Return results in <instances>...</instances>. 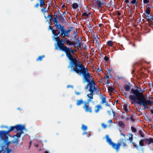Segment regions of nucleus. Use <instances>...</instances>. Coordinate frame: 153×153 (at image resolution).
Listing matches in <instances>:
<instances>
[{"label": "nucleus", "instance_id": "nucleus-3", "mask_svg": "<svg viewBox=\"0 0 153 153\" xmlns=\"http://www.w3.org/2000/svg\"><path fill=\"white\" fill-rule=\"evenodd\" d=\"M65 53L68 59L70 61V65L68 66V68H69L71 67V71H74L82 65L79 62H78L76 59L75 57H73L71 53L69 54L67 52H65Z\"/></svg>", "mask_w": 153, "mask_h": 153}, {"label": "nucleus", "instance_id": "nucleus-42", "mask_svg": "<svg viewBox=\"0 0 153 153\" xmlns=\"http://www.w3.org/2000/svg\"><path fill=\"white\" fill-rule=\"evenodd\" d=\"M106 98L105 97H103L102 98V101L101 102V103H104L106 102Z\"/></svg>", "mask_w": 153, "mask_h": 153}, {"label": "nucleus", "instance_id": "nucleus-14", "mask_svg": "<svg viewBox=\"0 0 153 153\" xmlns=\"http://www.w3.org/2000/svg\"><path fill=\"white\" fill-rule=\"evenodd\" d=\"M25 127L24 125L21 124H18L16 125V132L19 131L20 132H23V130L25 129Z\"/></svg>", "mask_w": 153, "mask_h": 153}, {"label": "nucleus", "instance_id": "nucleus-55", "mask_svg": "<svg viewBox=\"0 0 153 153\" xmlns=\"http://www.w3.org/2000/svg\"><path fill=\"white\" fill-rule=\"evenodd\" d=\"M104 103L105 104V105L106 106L110 107V105L108 103V102L107 101H106Z\"/></svg>", "mask_w": 153, "mask_h": 153}, {"label": "nucleus", "instance_id": "nucleus-19", "mask_svg": "<svg viewBox=\"0 0 153 153\" xmlns=\"http://www.w3.org/2000/svg\"><path fill=\"white\" fill-rule=\"evenodd\" d=\"M64 26L62 25L61 27L59 29V30L61 32H63L65 34L68 33H70L72 30L71 29H68L67 30H65L64 28Z\"/></svg>", "mask_w": 153, "mask_h": 153}, {"label": "nucleus", "instance_id": "nucleus-32", "mask_svg": "<svg viewBox=\"0 0 153 153\" xmlns=\"http://www.w3.org/2000/svg\"><path fill=\"white\" fill-rule=\"evenodd\" d=\"M95 43L98 46V47H99L101 42L99 41V37L97 38V39H95Z\"/></svg>", "mask_w": 153, "mask_h": 153}, {"label": "nucleus", "instance_id": "nucleus-33", "mask_svg": "<svg viewBox=\"0 0 153 153\" xmlns=\"http://www.w3.org/2000/svg\"><path fill=\"white\" fill-rule=\"evenodd\" d=\"M55 24V26L56 28H58L59 29L61 26H62L60 24H57L58 23V22L57 21H56L53 22Z\"/></svg>", "mask_w": 153, "mask_h": 153}, {"label": "nucleus", "instance_id": "nucleus-25", "mask_svg": "<svg viewBox=\"0 0 153 153\" xmlns=\"http://www.w3.org/2000/svg\"><path fill=\"white\" fill-rule=\"evenodd\" d=\"M78 36L77 34V32L76 31L74 30L73 32V33L72 36V37L73 38L74 40H75L77 38V36Z\"/></svg>", "mask_w": 153, "mask_h": 153}, {"label": "nucleus", "instance_id": "nucleus-59", "mask_svg": "<svg viewBox=\"0 0 153 153\" xmlns=\"http://www.w3.org/2000/svg\"><path fill=\"white\" fill-rule=\"evenodd\" d=\"M75 94L77 95H79L80 94V93L79 92H77V91H76L75 92Z\"/></svg>", "mask_w": 153, "mask_h": 153}, {"label": "nucleus", "instance_id": "nucleus-43", "mask_svg": "<svg viewBox=\"0 0 153 153\" xmlns=\"http://www.w3.org/2000/svg\"><path fill=\"white\" fill-rule=\"evenodd\" d=\"M131 131H132L133 132H134V133H135L136 132L137 130H136V129L135 128H134V127L131 126Z\"/></svg>", "mask_w": 153, "mask_h": 153}, {"label": "nucleus", "instance_id": "nucleus-23", "mask_svg": "<svg viewBox=\"0 0 153 153\" xmlns=\"http://www.w3.org/2000/svg\"><path fill=\"white\" fill-rule=\"evenodd\" d=\"M106 142L108 143L109 145L111 146L114 142L112 141L111 139L109 138L108 135L106 136Z\"/></svg>", "mask_w": 153, "mask_h": 153}, {"label": "nucleus", "instance_id": "nucleus-6", "mask_svg": "<svg viewBox=\"0 0 153 153\" xmlns=\"http://www.w3.org/2000/svg\"><path fill=\"white\" fill-rule=\"evenodd\" d=\"M4 141L6 146L4 149V150L3 149L4 146H3L2 147L1 149L0 150V153H10L12 151V150L8 148V145L10 143V142L8 141V140L7 141Z\"/></svg>", "mask_w": 153, "mask_h": 153}, {"label": "nucleus", "instance_id": "nucleus-28", "mask_svg": "<svg viewBox=\"0 0 153 153\" xmlns=\"http://www.w3.org/2000/svg\"><path fill=\"white\" fill-rule=\"evenodd\" d=\"M124 88L125 90L126 91H128L130 89V87L129 85L127 84H126L124 85Z\"/></svg>", "mask_w": 153, "mask_h": 153}, {"label": "nucleus", "instance_id": "nucleus-56", "mask_svg": "<svg viewBox=\"0 0 153 153\" xmlns=\"http://www.w3.org/2000/svg\"><path fill=\"white\" fill-rule=\"evenodd\" d=\"M102 126L104 128H106V127H107V126L105 124H104V123H102Z\"/></svg>", "mask_w": 153, "mask_h": 153}, {"label": "nucleus", "instance_id": "nucleus-17", "mask_svg": "<svg viewBox=\"0 0 153 153\" xmlns=\"http://www.w3.org/2000/svg\"><path fill=\"white\" fill-rule=\"evenodd\" d=\"M49 29L52 30V33L54 36H58L60 34V32L58 31V29H57L56 30H54L52 28L51 26L50 25L49 26Z\"/></svg>", "mask_w": 153, "mask_h": 153}, {"label": "nucleus", "instance_id": "nucleus-5", "mask_svg": "<svg viewBox=\"0 0 153 153\" xmlns=\"http://www.w3.org/2000/svg\"><path fill=\"white\" fill-rule=\"evenodd\" d=\"M141 96L142 97V98L141 99V102H138L139 105L141 106L143 105L144 106V109L146 108H149V107H147V105H151L153 104V101L150 100H146L142 92H141Z\"/></svg>", "mask_w": 153, "mask_h": 153}, {"label": "nucleus", "instance_id": "nucleus-24", "mask_svg": "<svg viewBox=\"0 0 153 153\" xmlns=\"http://www.w3.org/2000/svg\"><path fill=\"white\" fill-rule=\"evenodd\" d=\"M84 103V102L82 99L77 100L76 105L77 106H79Z\"/></svg>", "mask_w": 153, "mask_h": 153}, {"label": "nucleus", "instance_id": "nucleus-16", "mask_svg": "<svg viewBox=\"0 0 153 153\" xmlns=\"http://www.w3.org/2000/svg\"><path fill=\"white\" fill-rule=\"evenodd\" d=\"M54 16L55 17L54 18L53 20V15L51 13H50V15H48L47 16H45L44 17L46 19L47 18H49L50 21L53 20V22L56 21H57V15L56 14H55Z\"/></svg>", "mask_w": 153, "mask_h": 153}, {"label": "nucleus", "instance_id": "nucleus-54", "mask_svg": "<svg viewBox=\"0 0 153 153\" xmlns=\"http://www.w3.org/2000/svg\"><path fill=\"white\" fill-rule=\"evenodd\" d=\"M143 2L144 4H147L149 2V0H143Z\"/></svg>", "mask_w": 153, "mask_h": 153}, {"label": "nucleus", "instance_id": "nucleus-50", "mask_svg": "<svg viewBox=\"0 0 153 153\" xmlns=\"http://www.w3.org/2000/svg\"><path fill=\"white\" fill-rule=\"evenodd\" d=\"M76 44L77 45V46L78 47H79V48H80L81 47V43L80 42H79L77 43H76Z\"/></svg>", "mask_w": 153, "mask_h": 153}, {"label": "nucleus", "instance_id": "nucleus-51", "mask_svg": "<svg viewBox=\"0 0 153 153\" xmlns=\"http://www.w3.org/2000/svg\"><path fill=\"white\" fill-rule=\"evenodd\" d=\"M132 143L133 145L134 146V147L137 149H138V146L137 145H136L134 143L132 142Z\"/></svg>", "mask_w": 153, "mask_h": 153}, {"label": "nucleus", "instance_id": "nucleus-47", "mask_svg": "<svg viewBox=\"0 0 153 153\" xmlns=\"http://www.w3.org/2000/svg\"><path fill=\"white\" fill-rule=\"evenodd\" d=\"M60 35L61 36V37L63 38H64L66 36V34L64 33L63 32L60 33Z\"/></svg>", "mask_w": 153, "mask_h": 153}, {"label": "nucleus", "instance_id": "nucleus-35", "mask_svg": "<svg viewBox=\"0 0 153 153\" xmlns=\"http://www.w3.org/2000/svg\"><path fill=\"white\" fill-rule=\"evenodd\" d=\"M72 7L74 9H76L78 7V5L77 3H74L72 4Z\"/></svg>", "mask_w": 153, "mask_h": 153}, {"label": "nucleus", "instance_id": "nucleus-29", "mask_svg": "<svg viewBox=\"0 0 153 153\" xmlns=\"http://www.w3.org/2000/svg\"><path fill=\"white\" fill-rule=\"evenodd\" d=\"M144 142L145 143V138L141 140L139 142V145L141 146H144Z\"/></svg>", "mask_w": 153, "mask_h": 153}, {"label": "nucleus", "instance_id": "nucleus-11", "mask_svg": "<svg viewBox=\"0 0 153 153\" xmlns=\"http://www.w3.org/2000/svg\"><path fill=\"white\" fill-rule=\"evenodd\" d=\"M39 2V3H37L36 4L34 5V7L35 8H38L39 6L42 7L45 6L46 4L45 3V0H37Z\"/></svg>", "mask_w": 153, "mask_h": 153}, {"label": "nucleus", "instance_id": "nucleus-2", "mask_svg": "<svg viewBox=\"0 0 153 153\" xmlns=\"http://www.w3.org/2000/svg\"><path fill=\"white\" fill-rule=\"evenodd\" d=\"M141 90L134 89L132 88L131 90V93L133 94V95H130L129 96V98L131 101V104L133 103H137L139 104L138 102H141V99L142 97L141 96Z\"/></svg>", "mask_w": 153, "mask_h": 153}, {"label": "nucleus", "instance_id": "nucleus-31", "mask_svg": "<svg viewBox=\"0 0 153 153\" xmlns=\"http://www.w3.org/2000/svg\"><path fill=\"white\" fill-rule=\"evenodd\" d=\"M45 57L44 55H42V56H39L36 59V61H41L42 60V59Z\"/></svg>", "mask_w": 153, "mask_h": 153}, {"label": "nucleus", "instance_id": "nucleus-10", "mask_svg": "<svg viewBox=\"0 0 153 153\" xmlns=\"http://www.w3.org/2000/svg\"><path fill=\"white\" fill-rule=\"evenodd\" d=\"M56 36L55 39L57 42V46L60 50H62L65 46L64 45V43L61 42L59 37L58 36Z\"/></svg>", "mask_w": 153, "mask_h": 153}, {"label": "nucleus", "instance_id": "nucleus-1", "mask_svg": "<svg viewBox=\"0 0 153 153\" xmlns=\"http://www.w3.org/2000/svg\"><path fill=\"white\" fill-rule=\"evenodd\" d=\"M74 72L77 74L82 75L83 79L87 82H90L93 80L92 76L89 74L88 69L85 68L83 64L82 65Z\"/></svg>", "mask_w": 153, "mask_h": 153}, {"label": "nucleus", "instance_id": "nucleus-61", "mask_svg": "<svg viewBox=\"0 0 153 153\" xmlns=\"http://www.w3.org/2000/svg\"><path fill=\"white\" fill-rule=\"evenodd\" d=\"M107 113L109 115H111V111L110 110H108L107 111Z\"/></svg>", "mask_w": 153, "mask_h": 153}, {"label": "nucleus", "instance_id": "nucleus-58", "mask_svg": "<svg viewBox=\"0 0 153 153\" xmlns=\"http://www.w3.org/2000/svg\"><path fill=\"white\" fill-rule=\"evenodd\" d=\"M116 13H117V14L118 16H120L121 15V13L118 10H117L116 11Z\"/></svg>", "mask_w": 153, "mask_h": 153}, {"label": "nucleus", "instance_id": "nucleus-9", "mask_svg": "<svg viewBox=\"0 0 153 153\" xmlns=\"http://www.w3.org/2000/svg\"><path fill=\"white\" fill-rule=\"evenodd\" d=\"M105 3V2L103 0H96L95 3V6L99 9H102Z\"/></svg>", "mask_w": 153, "mask_h": 153}, {"label": "nucleus", "instance_id": "nucleus-60", "mask_svg": "<svg viewBox=\"0 0 153 153\" xmlns=\"http://www.w3.org/2000/svg\"><path fill=\"white\" fill-rule=\"evenodd\" d=\"M104 78L108 79L109 78V76H105L104 77Z\"/></svg>", "mask_w": 153, "mask_h": 153}, {"label": "nucleus", "instance_id": "nucleus-8", "mask_svg": "<svg viewBox=\"0 0 153 153\" xmlns=\"http://www.w3.org/2000/svg\"><path fill=\"white\" fill-rule=\"evenodd\" d=\"M9 132L7 131H0V138L4 141L8 140V135Z\"/></svg>", "mask_w": 153, "mask_h": 153}, {"label": "nucleus", "instance_id": "nucleus-46", "mask_svg": "<svg viewBox=\"0 0 153 153\" xmlns=\"http://www.w3.org/2000/svg\"><path fill=\"white\" fill-rule=\"evenodd\" d=\"M137 3V2L136 0H133L131 2V3L134 5H136Z\"/></svg>", "mask_w": 153, "mask_h": 153}, {"label": "nucleus", "instance_id": "nucleus-57", "mask_svg": "<svg viewBox=\"0 0 153 153\" xmlns=\"http://www.w3.org/2000/svg\"><path fill=\"white\" fill-rule=\"evenodd\" d=\"M88 83L87 84V85L85 88V89H87L88 88V87H90V85H88Z\"/></svg>", "mask_w": 153, "mask_h": 153}, {"label": "nucleus", "instance_id": "nucleus-22", "mask_svg": "<svg viewBox=\"0 0 153 153\" xmlns=\"http://www.w3.org/2000/svg\"><path fill=\"white\" fill-rule=\"evenodd\" d=\"M65 43L67 45H73L74 46H75V42H72L70 41L69 40H66Z\"/></svg>", "mask_w": 153, "mask_h": 153}, {"label": "nucleus", "instance_id": "nucleus-44", "mask_svg": "<svg viewBox=\"0 0 153 153\" xmlns=\"http://www.w3.org/2000/svg\"><path fill=\"white\" fill-rule=\"evenodd\" d=\"M131 136L129 137L128 139H126V140H128H128H130V143H131L132 142L133 140V135L132 134H131Z\"/></svg>", "mask_w": 153, "mask_h": 153}, {"label": "nucleus", "instance_id": "nucleus-26", "mask_svg": "<svg viewBox=\"0 0 153 153\" xmlns=\"http://www.w3.org/2000/svg\"><path fill=\"white\" fill-rule=\"evenodd\" d=\"M96 109L95 111L96 113H97L99 111L100 109L102 108L101 106L100 105H97L95 106Z\"/></svg>", "mask_w": 153, "mask_h": 153}, {"label": "nucleus", "instance_id": "nucleus-39", "mask_svg": "<svg viewBox=\"0 0 153 153\" xmlns=\"http://www.w3.org/2000/svg\"><path fill=\"white\" fill-rule=\"evenodd\" d=\"M90 14L91 13L90 12H89L88 14L86 13L85 12H84L82 14V16H86L87 17L90 15Z\"/></svg>", "mask_w": 153, "mask_h": 153}, {"label": "nucleus", "instance_id": "nucleus-64", "mask_svg": "<svg viewBox=\"0 0 153 153\" xmlns=\"http://www.w3.org/2000/svg\"><path fill=\"white\" fill-rule=\"evenodd\" d=\"M102 70V69L101 68H98L97 69V71L98 72H100V71Z\"/></svg>", "mask_w": 153, "mask_h": 153}, {"label": "nucleus", "instance_id": "nucleus-52", "mask_svg": "<svg viewBox=\"0 0 153 153\" xmlns=\"http://www.w3.org/2000/svg\"><path fill=\"white\" fill-rule=\"evenodd\" d=\"M104 59L106 62H107L109 60V58L107 56H105L104 58Z\"/></svg>", "mask_w": 153, "mask_h": 153}, {"label": "nucleus", "instance_id": "nucleus-34", "mask_svg": "<svg viewBox=\"0 0 153 153\" xmlns=\"http://www.w3.org/2000/svg\"><path fill=\"white\" fill-rule=\"evenodd\" d=\"M15 129H16V126H10L9 129L7 131L9 133L10 131H12Z\"/></svg>", "mask_w": 153, "mask_h": 153}, {"label": "nucleus", "instance_id": "nucleus-36", "mask_svg": "<svg viewBox=\"0 0 153 153\" xmlns=\"http://www.w3.org/2000/svg\"><path fill=\"white\" fill-rule=\"evenodd\" d=\"M41 11L42 13H43L44 14H45V13L47 11V10H46V7H43L41 9Z\"/></svg>", "mask_w": 153, "mask_h": 153}, {"label": "nucleus", "instance_id": "nucleus-41", "mask_svg": "<svg viewBox=\"0 0 153 153\" xmlns=\"http://www.w3.org/2000/svg\"><path fill=\"white\" fill-rule=\"evenodd\" d=\"M108 91L112 92L114 90V88L112 86H110L108 88Z\"/></svg>", "mask_w": 153, "mask_h": 153}, {"label": "nucleus", "instance_id": "nucleus-15", "mask_svg": "<svg viewBox=\"0 0 153 153\" xmlns=\"http://www.w3.org/2000/svg\"><path fill=\"white\" fill-rule=\"evenodd\" d=\"M111 146L113 149L116 150L117 152H118L120 146L119 142L117 143H113Z\"/></svg>", "mask_w": 153, "mask_h": 153}, {"label": "nucleus", "instance_id": "nucleus-62", "mask_svg": "<svg viewBox=\"0 0 153 153\" xmlns=\"http://www.w3.org/2000/svg\"><path fill=\"white\" fill-rule=\"evenodd\" d=\"M60 40L61 42H62V43H63V42H65V43L66 40H65V39H62Z\"/></svg>", "mask_w": 153, "mask_h": 153}, {"label": "nucleus", "instance_id": "nucleus-7", "mask_svg": "<svg viewBox=\"0 0 153 153\" xmlns=\"http://www.w3.org/2000/svg\"><path fill=\"white\" fill-rule=\"evenodd\" d=\"M119 142L120 146L121 145L123 148L125 149L128 148L129 143L128 141V140H126V138H121L119 140Z\"/></svg>", "mask_w": 153, "mask_h": 153}, {"label": "nucleus", "instance_id": "nucleus-49", "mask_svg": "<svg viewBox=\"0 0 153 153\" xmlns=\"http://www.w3.org/2000/svg\"><path fill=\"white\" fill-rule=\"evenodd\" d=\"M123 108L125 111H128L127 105H123Z\"/></svg>", "mask_w": 153, "mask_h": 153}, {"label": "nucleus", "instance_id": "nucleus-37", "mask_svg": "<svg viewBox=\"0 0 153 153\" xmlns=\"http://www.w3.org/2000/svg\"><path fill=\"white\" fill-rule=\"evenodd\" d=\"M150 12V8L148 7L147 8L146 10V13L148 14H149Z\"/></svg>", "mask_w": 153, "mask_h": 153}, {"label": "nucleus", "instance_id": "nucleus-21", "mask_svg": "<svg viewBox=\"0 0 153 153\" xmlns=\"http://www.w3.org/2000/svg\"><path fill=\"white\" fill-rule=\"evenodd\" d=\"M145 143L147 145H149L151 144H153V138H145Z\"/></svg>", "mask_w": 153, "mask_h": 153}, {"label": "nucleus", "instance_id": "nucleus-20", "mask_svg": "<svg viewBox=\"0 0 153 153\" xmlns=\"http://www.w3.org/2000/svg\"><path fill=\"white\" fill-rule=\"evenodd\" d=\"M63 14H60L59 15H57V18L59 21L62 22H64L65 21H66L68 22V20L66 19H65L62 16V15Z\"/></svg>", "mask_w": 153, "mask_h": 153}, {"label": "nucleus", "instance_id": "nucleus-38", "mask_svg": "<svg viewBox=\"0 0 153 153\" xmlns=\"http://www.w3.org/2000/svg\"><path fill=\"white\" fill-rule=\"evenodd\" d=\"M81 128L83 130L85 131L87 129V127L86 126L83 124L82 125Z\"/></svg>", "mask_w": 153, "mask_h": 153}, {"label": "nucleus", "instance_id": "nucleus-63", "mask_svg": "<svg viewBox=\"0 0 153 153\" xmlns=\"http://www.w3.org/2000/svg\"><path fill=\"white\" fill-rule=\"evenodd\" d=\"M112 112L113 114V115H114V116L115 115V112L113 109H112Z\"/></svg>", "mask_w": 153, "mask_h": 153}, {"label": "nucleus", "instance_id": "nucleus-4", "mask_svg": "<svg viewBox=\"0 0 153 153\" xmlns=\"http://www.w3.org/2000/svg\"><path fill=\"white\" fill-rule=\"evenodd\" d=\"M90 85L88 91L90 92V94H87V96L89 98L88 100V102H89L93 99V96L95 94L94 92L97 90V87H96V84L94 81L92 80L91 82L88 83V84Z\"/></svg>", "mask_w": 153, "mask_h": 153}, {"label": "nucleus", "instance_id": "nucleus-48", "mask_svg": "<svg viewBox=\"0 0 153 153\" xmlns=\"http://www.w3.org/2000/svg\"><path fill=\"white\" fill-rule=\"evenodd\" d=\"M134 117V115H131L130 117L129 118L130 120H131V121L133 122H134L135 121L134 119L133 118Z\"/></svg>", "mask_w": 153, "mask_h": 153}, {"label": "nucleus", "instance_id": "nucleus-30", "mask_svg": "<svg viewBox=\"0 0 153 153\" xmlns=\"http://www.w3.org/2000/svg\"><path fill=\"white\" fill-rule=\"evenodd\" d=\"M113 45V42L112 41H108L107 42V45L109 47L112 46Z\"/></svg>", "mask_w": 153, "mask_h": 153}, {"label": "nucleus", "instance_id": "nucleus-12", "mask_svg": "<svg viewBox=\"0 0 153 153\" xmlns=\"http://www.w3.org/2000/svg\"><path fill=\"white\" fill-rule=\"evenodd\" d=\"M88 102H85L83 106V108L84 109L85 111L86 112L91 113L92 112V108L88 105Z\"/></svg>", "mask_w": 153, "mask_h": 153}, {"label": "nucleus", "instance_id": "nucleus-40", "mask_svg": "<svg viewBox=\"0 0 153 153\" xmlns=\"http://www.w3.org/2000/svg\"><path fill=\"white\" fill-rule=\"evenodd\" d=\"M138 134L140 135V136L142 137H144V135L142 134V132L140 130H139L138 131Z\"/></svg>", "mask_w": 153, "mask_h": 153}, {"label": "nucleus", "instance_id": "nucleus-45", "mask_svg": "<svg viewBox=\"0 0 153 153\" xmlns=\"http://www.w3.org/2000/svg\"><path fill=\"white\" fill-rule=\"evenodd\" d=\"M56 13H57L58 14H59V15L60 14H64L63 12H62L61 10H58L57 11L55 12V14H56Z\"/></svg>", "mask_w": 153, "mask_h": 153}, {"label": "nucleus", "instance_id": "nucleus-27", "mask_svg": "<svg viewBox=\"0 0 153 153\" xmlns=\"http://www.w3.org/2000/svg\"><path fill=\"white\" fill-rule=\"evenodd\" d=\"M118 124L122 128H124L125 127V124L121 121H119L118 122Z\"/></svg>", "mask_w": 153, "mask_h": 153}, {"label": "nucleus", "instance_id": "nucleus-53", "mask_svg": "<svg viewBox=\"0 0 153 153\" xmlns=\"http://www.w3.org/2000/svg\"><path fill=\"white\" fill-rule=\"evenodd\" d=\"M96 91V93L98 95L100 93V91L99 90H98L97 88V90L95 91Z\"/></svg>", "mask_w": 153, "mask_h": 153}, {"label": "nucleus", "instance_id": "nucleus-18", "mask_svg": "<svg viewBox=\"0 0 153 153\" xmlns=\"http://www.w3.org/2000/svg\"><path fill=\"white\" fill-rule=\"evenodd\" d=\"M23 132H19V133H17L16 134L14 135V136L16 137H17V138L14 139L12 142V143H17L18 141V138L20 137L21 135L23 133Z\"/></svg>", "mask_w": 153, "mask_h": 153}, {"label": "nucleus", "instance_id": "nucleus-13", "mask_svg": "<svg viewBox=\"0 0 153 153\" xmlns=\"http://www.w3.org/2000/svg\"><path fill=\"white\" fill-rule=\"evenodd\" d=\"M62 51L65 52H67L69 54L71 53L73 54H75L74 50H72L71 48L67 47L65 46Z\"/></svg>", "mask_w": 153, "mask_h": 153}]
</instances>
